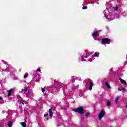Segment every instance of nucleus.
<instances>
[{"label": "nucleus", "mask_w": 127, "mask_h": 127, "mask_svg": "<svg viewBox=\"0 0 127 127\" xmlns=\"http://www.w3.org/2000/svg\"><path fill=\"white\" fill-rule=\"evenodd\" d=\"M3 62H4L5 64H7V62H5L4 61H3Z\"/></svg>", "instance_id": "nucleus-38"}, {"label": "nucleus", "mask_w": 127, "mask_h": 127, "mask_svg": "<svg viewBox=\"0 0 127 127\" xmlns=\"http://www.w3.org/2000/svg\"><path fill=\"white\" fill-rule=\"evenodd\" d=\"M117 2H120V1L117 0Z\"/></svg>", "instance_id": "nucleus-40"}, {"label": "nucleus", "mask_w": 127, "mask_h": 127, "mask_svg": "<svg viewBox=\"0 0 127 127\" xmlns=\"http://www.w3.org/2000/svg\"><path fill=\"white\" fill-rule=\"evenodd\" d=\"M97 4H99V3H98V2H97Z\"/></svg>", "instance_id": "nucleus-42"}, {"label": "nucleus", "mask_w": 127, "mask_h": 127, "mask_svg": "<svg viewBox=\"0 0 127 127\" xmlns=\"http://www.w3.org/2000/svg\"><path fill=\"white\" fill-rule=\"evenodd\" d=\"M82 9H88V7L84 6V4H83Z\"/></svg>", "instance_id": "nucleus-21"}, {"label": "nucleus", "mask_w": 127, "mask_h": 127, "mask_svg": "<svg viewBox=\"0 0 127 127\" xmlns=\"http://www.w3.org/2000/svg\"><path fill=\"white\" fill-rule=\"evenodd\" d=\"M107 105V106H111V102L108 101Z\"/></svg>", "instance_id": "nucleus-24"}, {"label": "nucleus", "mask_w": 127, "mask_h": 127, "mask_svg": "<svg viewBox=\"0 0 127 127\" xmlns=\"http://www.w3.org/2000/svg\"><path fill=\"white\" fill-rule=\"evenodd\" d=\"M37 71L38 72H41V70H40V69H37Z\"/></svg>", "instance_id": "nucleus-30"}, {"label": "nucleus", "mask_w": 127, "mask_h": 127, "mask_svg": "<svg viewBox=\"0 0 127 127\" xmlns=\"http://www.w3.org/2000/svg\"><path fill=\"white\" fill-rule=\"evenodd\" d=\"M2 113H3V114H5V113H6V111H5V110H3L2 111Z\"/></svg>", "instance_id": "nucleus-35"}, {"label": "nucleus", "mask_w": 127, "mask_h": 127, "mask_svg": "<svg viewBox=\"0 0 127 127\" xmlns=\"http://www.w3.org/2000/svg\"><path fill=\"white\" fill-rule=\"evenodd\" d=\"M119 99H120V96H117L115 99V103H118Z\"/></svg>", "instance_id": "nucleus-18"}, {"label": "nucleus", "mask_w": 127, "mask_h": 127, "mask_svg": "<svg viewBox=\"0 0 127 127\" xmlns=\"http://www.w3.org/2000/svg\"><path fill=\"white\" fill-rule=\"evenodd\" d=\"M0 101H2V98H1V97L0 96Z\"/></svg>", "instance_id": "nucleus-34"}, {"label": "nucleus", "mask_w": 127, "mask_h": 127, "mask_svg": "<svg viewBox=\"0 0 127 127\" xmlns=\"http://www.w3.org/2000/svg\"><path fill=\"white\" fill-rule=\"evenodd\" d=\"M21 126L23 127H26V124H25V123L24 122H21L20 123Z\"/></svg>", "instance_id": "nucleus-16"}, {"label": "nucleus", "mask_w": 127, "mask_h": 127, "mask_svg": "<svg viewBox=\"0 0 127 127\" xmlns=\"http://www.w3.org/2000/svg\"><path fill=\"white\" fill-rule=\"evenodd\" d=\"M118 91H122V89H121V88L119 87Z\"/></svg>", "instance_id": "nucleus-33"}, {"label": "nucleus", "mask_w": 127, "mask_h": 127, "mask_svg": "<svg viewBox=\"0 0 127 127\" xmlns=\"http://www.w3.org/2000/svg\"><path fill=\"white\" fill-rule=\"evenodd\" d=\"M91 54H92L89 53L88 54L83 53L81 54L79 57V60H81V61H86L85 58H88V57H89Z\"/></svg>", "instance_id": "nucleus-2"}, {"label": "nucleus", "mask_w": 127, "mask_h": 127, "mask_svg": "<svg viewBox=\"0 0 127 127\" xmlns=\"http://www.w3.org/2000/svg\"><path fill=\"white\" fill-rule=\"evenodd\" d=\"M113 8H114V10H115V11H117V10H118V8L117 6L114 7Z\"/></svg>", "instance_id": "nucleus-22"}, {"label": "nucleus", "mask_w": 127, "mask_h": 127, "mask_svg": "<svg viewBox=\"0 0 127 127\" xmlns=\"http://www.w3.org/2000/svg\"><path fill=\"white\" fill-rule=\"evenodd\" d=\"M79 81H81V77L78 78Z\"/></svg>", "instance_id": "nucleus-39"}, {"label": "nucleus", "mask_w": 127, "mask_h": 127, "mask_svg": "<svg viewBox=\"0 0 127 127\" xmlns=\"http://www.w3.org/2000/svg\"><path fill=\"white\" fill-rule=\"evenodd\" d=\"M48 115L50 117V119L52 118V116H53V110H52V108H50L49 109V114L48 112H47L44 114V117H48Z\"/></svg>", "instance_id": "nucleus-5"}, {"label": "nucleus", "mask_w": 127, "mask_h": 127, "mask_svg": "<svg viewBox=\"0 0 127 127\" xmlns=\"http://www.w3.org/2000/svg\"><path fill=\"white\" fill-rule=\"evenodd\" d=\"M107 7H110V2H108L107 4L106 5Z\"/></svg>", "instance_id": "nucleus-25"}, {"label": "nucleus", "mask_w": 127, "mask_h": 127, "mask_svg": "<svg viewBox=\"0 0 127 127\" xmlns=\"http://www.w3.org/2000/svg\"><path fill=\"white\" fill-rule=\"evenodd\" d=\"M89 61H90V62H92V61H93V60L92 59H90L89 60Z\"/></svg>", "instance_id": "nucleus-32"}, {"label": "nucleus", "mask_w": 127, "mask_h": 127, "mask_svg": "<svg viewBox=\"0 0 127 127\" xmlns=\"http://www.w3.org/2000/svg\"><path fill=\"white\" fill-rule=\"evenodd\" d=\"M18 102L19 103H21V104H22L23 105H24V103H25V101L24 100H22V99H21V100H18Z\"/></svg>", "instance_id": "nucleus-15"}, {"label": "nucleus", "mask_w": 127, "mask_h": 127, "mask_svg": "<svg viewBox=\"0 0 127 127\" xmlns=\"http://www.w3.org/2000/svg\"><path fill=\"white\" fill-rule=\"evenodd\" d=\"M110 41L111 40L108 38H104L102 39V43H104V44L107 43V44H109Z\"/></svg>", "instance_id": "nucleus-9"}, {"label": "nucleus", "mask_w": 127, "mask_h": 127, "mask_svg": "<svg viewBox=\"0 0 127 127\" xmlns=\"http://www.w3.org/2000/svg\"><path fill=\"white\" fill-rule=\"evenodd\" d=\"M126 108H127V103L126 104Z\"/></svg>", "instance_id": "nucleus-41"}, {"label": "nucleus", "mask_w": 127, "mask_h": 127, "mask_svg": "<svg viewBox=\"0 0 127 127\" xmlns=\"http://www.w3.org/2000/svg\"><path fill=\"white\" fill-rule=\"evenodd\" d=\"M28 91V87H25L24 88V91L27 92Z\"/></svg>", "instance_id": "nucleus-20"}, {"label": "nucleus", "mask_w": 127, "mask_h": 127, "mask_svg": "<svg viewBox=\"0 0 127 127\" xmlns=\"http://www.w3.org/2000/svg\"><path fill=\"white\" fill-rule=\"evenodd\" d=\"M41 91L43 93H44V92H45V89L44 88H42Z\"/></svg>", "instance_id": "nucleus-28"}, {"label": "nucleus", "mask_w": 127, "mask_h": 127, "mask_svg": "<svg viewBox=\"0 0 127 127\" xmlns=\"http://www.w3.org/2000/svg\"><path fill=\"white\" fill-rule=\"evenodd\" d=\"M73 111H74V112H76L77 113H79V114H84V108L82 106H80L76 109H74Z\"/></svg>", "instance_id": "nucleus-4"}, {"label": "nucleus", "mask_w": 127, "mask_h": 127, "mask_svg": "<svg viewBox=\"0 0 127 127\" xmlns=\"http://www.w3.org/2000/svg\"><path fill=\"white\" fill-rule=\"evenodd\" d=\"M72 83H74L75 82V79L72 78Z\"/></svg>", "instance_id": "nucleus-31"}, {"label": "nucleus", "mask_w": 127, "mask_h": 127, "mask_svg": "<svg viewBox=\"0 0 127 127\" xmlns=\"http://www.w3.org/2000/svg\"><path fill=\"white\" fill-rule=\"evenodd\" d=\"M10 110H8L7 112H6V113H8V115H9V111H10Z\"/></svg>", "instance_id": "nucleus-37"}, {"label": "nucleus", "mask_w": 127, "mask_h": 127, "mask_svg": "<svg viewBox=\"0 0 127 127\" xmlns=\"http://www.w3.org/2000/svg\"><path fill=\"white\" fill-rule=\"evenodd\" d=\"M46 120L47 121H48V120H49V117H47V118H46Z\"/></svg>", "instance_id": "nucleus-36"}, {"label": "nucleus", "mask_w": 127, "mask_h": 127, "mask_svg": "<svg viewBox=\"0 0 127 127\" xmlns=\"http://www.w3.org/2000/svg\"><path fill=\"white\" fill-rule=\"evenodd\" d=\"M94 56H95V57H97V56L99 57L98 53H95Z\"/></svg>", "instance_id": "nucleus-26"}, {"label": "nucleus", "mask_w": 127, "mask_h": 127, "mask_svg": "<svg viewBox=\"0 0 127 127\" xmlns=\"http://www.w3.org/2000/svg\"><path fill=\"white\" fill-rule=\"evenodd\" d=\"M105 17L106 18V19H108V20H113L114 19V15H112L111 13L108 14V15L105 14Z\"/></svg>", "instance_id": "nucleus-6"}, {"label": "nucleus", "mask_w": 127, "mask_h": 127, "mask_svg": "<svg viewBox=\"0 0 127 127\" xmlns=\"http://www.w3.org/2000/svg\"><path fill=\"white\" fill-rule=\"evenodd\" d=\"M26 97L27 98H29V97H31V96H32L33 95V92L32 90H28V93H26Z\"/></svg>", "instance_id": "nucleus-10"}, {"label": "nucleus", "mask_w": 127, "mask_h": 127, "mask_svg": "<svg viewBox=\"0 0 127 127\" xmlns=\"http://www.w3.org/2000/svg\"><path fill=\"white\" fill-rule=\"evenodd\" d=\"M58 86L59 88H63V91L64 95H68L69 92H68V89H67V85L63 83H61L58 81H55L54 86Z\"/></svg>", "instance_id": "nucleus-1"}, {"label": "nucleus", "mask_w": 127, "mask_h": 127, "mask_svg": "<svg viewBox=\"0 0 127 127\" xmlns=\"http://www.w3.org/2000/svg\"><path fill=\"white\" fill-rule=\"evenodd\" d=\"M119 80H120L121 84L123 85H127V82H126V81L123 80L121 77H119Z\"/></svg>", "instance_id": "nucleus-12"}, {"label": "nucleus", "mask_w": 127, "mask_h": 127, "mask_svg": "<svg viewBox=\"0 0 127 127\" xmlns=\"http://www.w3.org/2000/svg\"><path fill=\"white\" fill-rule=\"evenodd\" d=\"M85 81L86 83V88H89V87L90 91L92 90V89H93V82H92L91 79H87Z\"/></svg>", "instance_id": "nucleus-3"}, {"label": "nucleus", "mask_w": 127, "mask_h": 127, "mask_svg": "<svg viewBox=\"0 0 127 127\" xmlns=\"http://www.w3.org/2000/svg\"><path fill=\"white\" fill-rule=\"evenodd\" d=\"M121 91H126V88H122V89H121Z\"/></svg>", "instance_id": "nucleus-29"}, {"label": "nucleus", "mask_w": 127, "mask_h": 127, "mask_svg": "<svg viewBox=\"0 0 127 127\" xmlns=\"http://www.w3.org/2000/svg\"><path fill=\"white\" fill-rule=\"evenodd\" d=\"M28 77V73H26V75H24V78H27Z\"/></svg>", "instance_id": "nucleus-27"}, {"label": "nucleus", "mask_w": 127, "mask_h": 127, "mask_svg": "<svg viewBox=\"0 0 127 127\" xmlns=\"http://www.w3.org/2000/svg\"><path fill=\"white\" fill-rule=\"evenodd\" d=\"M86 117H88V116H90V113L87 112L85 114Z\"/></svg>", "instance_id": "nucleus-23"}, {"label": "nucleus", "mask_w": 127, "mask_h": 127, "mask_svg": "<svg viewBox=\"0 0 127 127\" xmlns=\"http://www.w3.org/2000/svg\"><path fill=\"white\" fill-rule=\"evenodd\" d=\"M99 32H100V31H95L93 33V37L94 39H95V40H98V39L97 38V37L99 36Z\"/></svg>", "instance_id": "nucleus-7"}, {"label": "nucleus", "mask_w": 127, "mask_h": 127, "mask_svg": "<svg viewBox=\"0 0 127 127\" xmlns=\"http://www.w3.org/2000/svg\"><path fill=\"white\" fill-rule=\"evenodd\" d=\"M105 86L108 89H111V86L109 85L108 82H105Z\"/></svg>", "instance_id": "nucleus-14"}, {"label": "nucleus", "mask_w": 127, "mask_h": 127, "mask_svg": "<svg viewBox=\"0 0 127 127\" xmlns=\"http://www.w3.org/2000/svg\"><path fill=\"white\" fill-rule=\"evenodd\" d=\"M13 91H14V89H11L10 90L8 91V97H10V96L11 95V94H12V92H13Z\"/></svg>", "instance_id": "nucleus-13"}, {"label": "nucleus", "mask_w": 127, "mask_h": 127, "mask_svg": "<svg viewBox=\"0 0 127 127\" xmlns=\"http://www.w3.org/2000/svg\"><path fill=\"white\" fill-rule=\"evenodd\" d=\"M1 72H10V70H9V67H6V69H0Z\"/></svg>", "instance_id": "nucleus-11"}, {"label": "nucleus", "mask_w": 127, "mask_h": 127, "mask_svg": "<svg viewBox=\"0 0 127 127\" xmlns=\"http://www.w3.org/2000/svg\"><path fill=\"white\" fill-rule=\"evenodd\" d=\"M79 88V85H76V86L73 87V90H77Z\"/></svg>", "instance_id": "nucleus-19"}, {"label": "nucleus", "mask_w": 127, "mask_h": 127, "mask_svg": "<svg viewBox=\"0 0 127 127\" xmlns=\"http://www.w3.org/2000/svg\"><path fill=\"white\" fill-rule=\"evenodd\" d=\"M105 116V111L102 110L98 115V119L99 120H102V118Z\"/></svg>", "instance_id": "nucleus-8"}, {"label": "nucleus", "mask_w": 127, "mask_h": 127, "mask_svg": "<svg viewBox=\"0 0 127 127\" xmlns=\"http://www.w3.org/2000/svg\"><path fill=\"white\" fill-rule=\"evenodd\" d=\"M11 126H12V122L9 121L8 123V127H11Z\"/></svg>", "instance_id": "nucleus-17"}, {"label": "nucleus", "mask_w": 127, "mask_h": 127, "mask_svg": "<svg viewBox=\"0 0 127 127\" xmlns=\"http://www.w3.org/2000/svg\"><path fill=\"white\" fill-rule=\"evenodd\" d=\"M126 59H127V57H126Z\"/></svg>", "instance_id": "nucleus-43"}]
</instances>
